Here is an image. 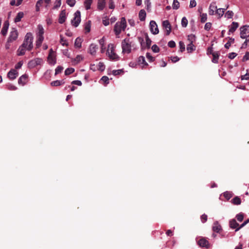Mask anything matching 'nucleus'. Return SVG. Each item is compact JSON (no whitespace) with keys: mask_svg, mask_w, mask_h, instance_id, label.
<instances>
[{"mask_svg":"<svg viewBox=\"0 0 249 249\" xmlns=\"http://www.w3.org/2000/svg\"><path fill=\"white\" fill-rule=\"evenodd\" d=\"M74 71V69L72 68H67L65 71V74L66 75H70Z\"/></svg>","mask_w":249,"mask_h":249,"instance_id":"obj_40","label":"nucleus"},{"mask_svg":"<svg viewBox=\"0 0 249 249\" xmlns=\"http://www.w3.org/2000/svg\"><path fill=\"white\" fill-rule=\"evenodd\" d=\"M123 72L122 70H114L112 71V74L114 75H117L120 74Z\"/></svg>","mask_w":249,"mask_h":249,"instance_id":"obj_58","label":"nucleus"},{"mask_svg":"<svg viewBox=\"0 0 249 249\" xmlns=\"http://www.w3.org/2000/svg\"><path fill=\"white\" fill-rule=\"evenodd\" d=\"M80 21V12L79 11H77L74 13V18H73V19L71 20V24H72L73 26L76 27L79 25Z\"/></svg>","mask_w":249,"mask_h":249,"instance_id":"obj_6","label":"nucleus"},{"mask_svg":"<svg viewBox=\"0 0 249 249\" xmlns=\"http://www.w3.org/2000/svg\"><path fill=\"white\" fill-rule=\"evenodd\" d=\"M75 0H66V3L71 7H73L75 4Z\"/></svg>","mask_w":249,"mask_h":249,"instance_id":"obj_48","label":"nucleus"},{"mask_svg":"<svg viewBox=\"0 0 249 249\" xmlns=\"http://www.w3.org/2000/svg\"><path fill=\"white\" fill-rule=\"evenodd\" d=\"M236 217L238 221H239V222H241L243 220L244 215L243 213H240L237 214Z\"/></svg>","mask_w":249,"mask_h":249,"instance_id":"obj_50","label":"nucleus"},{"mask_svg":"<svg viewBox=\"0 0 249 249\" xmlns=\"http://www.w3.org/2000/svg\"><path fill=\"white\" fill-rule=\"evenodd\" d=\"M233 13L232 11H228L225 15V17L227 18H231L233 16Z\"/></svg>","mask_w":249,"mask_h":249,"instance_id":"obj_42","label":"nucleus"},{"mask_svg":"<svg viewBox=\"0 0 249 249\" xmlns=\"http://www.w3.org/2000/svg\"><path fill=\"white\" fill-rule=\"evenodd\" d=\"M138 62L140 64H143V66H142V68L144 66H147L148 64L146 62L145 60V58L143 56H140L138 58Z\"/></svg>","mask_w":249,"mask_h":249,"instance_id":"obj_25","label":"nucleus"},{"mask_svg":"<svg viewBox=\"0 0 249 249\" xmlns=\"http://www.w3.org/2000/svg\"><path fill=\"white\" fill-rule=\"evenodd\" d=\"M162 26L166 30V35H169L171 31V26L169 21L168 20H164L162 22Z\"/></svg>","mask_w":249,"mask_h":249,"instance_id":"obj_11","label":"nucleus"},{"mask_svg":"<svg viewBox=\"0 0 249 249\" xmlns=\"http://www.w3.org/2000/svg\"><path fill=\"white\" fill-rule=\"evenodd\" d=\"M146 57L150 62H153L155 60V58L152 56L148 53H146Z\"/></svg>","mask_w":249,"mask_h":249,"instance_id":"obj_59","label":"nucleus"},{"mask_svg":"<svg viewBox=\"0 0 249 249\" xmlns=\"http://www.w3.org/2000/svg\"><path fill=\"white\" fill-rule=\"evenodd\" d=\"M187 40L189 43H193L196 41V36L193 34H191L188 36Z\"/></svg>","mask_w":249,"mask_h":249,"instance_id":"obj_29","label":"nucleus"},{"mask_svg":"<svg viewBox=\"0 0 249 249\" xmlns=\"http://www.w3.org/2000/svg\"><path fill=\"white\" fill-rule=\"evenodd\" d=\"M105 0H98V8L100 10H102L105 6Z\"/></svg>","mask_w":249,"mask_h":249,"instance_id":"obj_23","label":"nucleus"},{"mask_svg":"<svg viewBox=\"0 0 249 249\" xmlns=\"http://www.w3.org/2000/svg\"><path fill=\"white\" fill-rule=\"evenodd\" d=\"M97 46L95 44H91L89 47V52L92 55H94L97 49Z\"/></svg>","mask_w":249,"mask_h":249,"instance_id":"obj_20","label":"nucleus"},{"mask_svg":"<svg viewBox=\"0 0 249 249\" xmlns=\"http://www.w3.org/2000/svg\"><path fill=\"white\" fill-rule=\"evenodd\" d=\"M26 50H27V48L24 47V44H22L17 50V55L18 56L24 55L25 53Z\"/></svg>","mask_w":249,"mask_h":249,"instance_id":"obj_17","label":"nucleus"},{"mask_svg":"<svg viewBox=\"0 0 249 249\" xmlns=\"http://www.w3.org/2000/svg\"><path fill=\"white\" fill-rule=\"evenodd\" d=\"M101 80L103 81L105 83H108L109 78L107 76H104L102 77Z\"/></svg>","mask_w":249,"mask_h":249,"instance_id":"obj_62","label":"nucleus"},{"mask_svg":"<svg viewBox=\"0 0 249 249\" xmlns=\"http://www.w3.org/2000/svg\"><path fill=\"white\" fill-rule=\"evenodd\" d=\"M126 27V22L125 18L123 17L121 18L120 21L116 22L114 26V31L115 35L118 36L121 33L122 31H124Z\"/></svg>","mask_w":249,"mask_h":249,"instance_id":"obj_2","label":"nucleus"},{"mask_svg":"<svg viewBox=\"0 0 249 249\" xmlns=\"http://www.w3.org/2000/svg\"><path fill=\"white\" fill-rule=\"evenodd\" d=\"M222 230V229L221 225L218 223V222H215L213 226V231L214 232L220 233V231Z\"/></svg>","mask_w":249,"mask_h":249,"instance_id":"obj_18","label":"nucleus"},{"mask_svg":"<svg viewBox=\"0 0 249 249\" xmlns=\"http://www.w3.org/2000/svg\"><path fill=\"white\" fill-rule=\"evenodd\" d=\"M217 9V8L216 5V3L212 2L210 5V6L209 8V14L210 15H213L214 14V12H215V14H216Z\"/></svg>","mask_w":249,"mask_h":249,"instance_id":"obj_13","label":"nucleus"},{"mask_svg":"<svg viewBox=\"0 0 249 249\" xmlns=\"http://www.w3.org/2000/svg\"><path fill=\"white\" fill-rule=\"evenodd\" d=\"M212 27V23L211 22H207L204 26V29L206 31H209Z\"/></svg>","mask_w":249,"mask_h":249,"instance_id":"obj_52","label":"nucleus"},{"mask_svg":"<svg viewBox=\"0 0 249 249\" xmlns=\"http://www.w3.org/2000/svg\"><path fill=\"white\" fill-rule=\"evenodd\" d=\"M212 55L213 56V58L212 60L213 62L214 63H218V57H219L218 53V52H214L212 54Z\"/></svg>","mask_w":249,"mask_h":249,"instance_id":"obj_30","label":"nucleus"},{"mask_svg":"<svg viewBox=\"0 0 249 249\" xmlns=\"http://www.w3.org/2000/svg\"><path fill=\"white\" fill-rule=\"evenodd\" d=\"M37 28L38 30L37 36H43V34L44 32L43 27L41 25H38Z\"/></svg>","mask_w":249,"mask_h":249,"instance_id":"obj_36","label":"nucleus"},{"mask_svg":"<svg viewBox=\"0 0 249 249\" xmlns=\"http://www.w3.org/2000/svg\"><path fill=\"white\" fill-rule=\"evenodd\" d=\"M172 7L174 9L177 10L179 8V2L178 1V0H174Z\"/></svg>","mask_w":249,"mask_h":249,"instance_id":"obj_39","label":"nucleus"},{"mask_svg":"<svg viewBox=\"0 0 249 249\" xmlns=\"http://www.w3.org/2000/svg\"><path fill=\"white\" fill-rule=\"evenodd\" d=\"M201 19L200 21L202 23H204L207 19V16L206 13H203L200 15Z\"/></svg>","mask_w":249,"mask_h":249,"instance_id":"obj_43","label":"nucleus"},{"mask_svg":"<svg viewBox=\"0 0 249 249\" xmlns=\"http://www.w3.org/2000/svg\"><path fill=\"white\" fill-rule=\"evenodd\" d=\"M240 37L243 39L246 38L247 34L249 33V25H244L240 27Z\"/></svg>","mask_w":249,"mask_h":249,"instance_id":"obj_7","label":"nucleus"},{"mask_svg":"<svg viewBox=\"0 0 249 249\" xmlns=\"http://www.w3.org/2000/svg\"><path fill=\"white\" fill-rule=\"evenodd\" d=\"M61 4V0H56L53 9H56L60 6Z\"/></svg>","mask_w":249,"mask_h":249,"instance_id":"obj_51","label":"nucleus"},{"mask_svg":"<svg viewBox=\"0 0 249 249\" xmlns=\"http://www.w3.org/2000/svg\"><path fill=\"white\" fill-rule=\"evenodd\" d=\"M66 10H63L61 11L59 14V17L58 19V22L60 24H63L66 20Z\"/></svg>","mask_w":249,"mask_h":249,"instance_id":"obj_15","label":"nucleus"},{"mask_svg":"<svg viewBox=\"0 0 249 249\" xmlns=\"http://www.w3.org/2000/svg\"><path fill=\"white\" fill-rule=\"evenodd\" d=\"M234 41V39L231 37H229L228 41L225 44V47L226 49H229L231 46V43H233Z\"/></svg>","mask_w":249,"mask_h":249,"instance_id":"obj_34","label":"nucleus"},{"mask_svg":"<svg viewBox=\"0 0 249 249\" xmlns=\"http://www.w3.org/2000/svg\"><path fill=\"white\" fill-rule=\"evenodd\" d=\"M33 36L32 34L28 33L26 34L22 44H24V47L27 48V50L31 51L33 48Z\"/></svg>","mask_w":249,"mask_h":249,"instance_id":"obj_3","label":"nucleus"},{"mask_svg":"<svg viewBox=\"0 0 249 249\" xmlns=\"http://www.w3.org/2000/svg\"><path fill=\"white\" fill-rule=\"evenodd\" d=\"M82 44V39L79 37H77L74 42V45L77 48H81Z\"/></svg>","mask_w":249,"mask_h":249,"instance_id":"obj_31","label":"nucleus"},{"mask_svg":"<svg viewBox=\"0 0 249 249\" xmlns=\"http://www.w3.org/2000/svg\"><path fill=\"white\" fill-rule=\"evenodd\" d=\"M145 40H146V47L147 48H149L150 47V46L151 45V40L148 37V35L146 34L145 35Z\"/></svg>","mask_w":249,"mask_h":249,"instance_id":"obj_37","label":"nucleus"},{"mask_svg":"<svg viewBox=\"0 0 249 249\" xmlns=\"http://www.w3.org/2000/svg\"><path fill=\"white\" fill-rule=\"evenodd\" d=\"M230 226L232 229H235L239 226V224L233 219L230 221Z\"/></svg>","mask_w":249,"mask_h":249,"instance_id":"obj_26","label":"nucleus"},{"mask_svg":"<svg viewBox=\"0 0 249 249\" xmlns=\"http://www.w3.org/2000/svg\"><path fill=\"white\" fill-rule=\"evenodd\" d=\"M188 24V20L186 17H183L181 19V25L183 27H186Z\"/></svg>","mask_w":249,"mask_h":249,"instance_id":"obj_44","label":"nucleus"},{"mask_svg":"<svg viewBox=\"0 0 249 249\" xmlns=\"http://www.w3.org/2000/svg\"><path fill=\"white\" fill-rule=\"evenodd\" d=\"M150 27L151 32L154 35H157L159 33V31L158 28V26L156 22L154 20H152L150 22Z\"/></svg>","mask_w":249,"mask_h":249,"instance_id":"obj_9","label":"nucleus"},{"mask_svg":"<svg viewBox=\"0 0 249 249\" xmlns=\"http://www.w3.org/2000/svg\"><path fill=\"white\" fill-rule=\"evenodd\" d=\"M249 222V219H248L247 220H246V221H245L239 227H238V228H237L235 230V231H238L239 229H240L241 228H243V227H244L247 223H248Z\"/></svg>","mask_w":249,"mask_h":249,"instance_id":"obj_54","label":"nucleus"},{"mask_svg":"<svg viewBox=\"0 0 249 249\" xmlns=\"http://www.w3.org/2000/svg\"><path fill=\"white\" fill-rule=\"evenodd\" d=\"M105 66L103 63L100 62L98 65V70L103 71L105 70Z\"/></svg>","mask_w":249,"mask_h":249,"instance_id":"obj_46","label":"nucleus"},{"mask_svg":"<svg viewBox=\"0 0 249 249\" xmlns=\"http://www.w3.org/2000/svg\"><path fill=\"white\" fill-rule=\"evenodd\" d=\"M63 70V68L62 66H59L55 69V74L56 75L62 72Z\"/></svg>","mask_w":249,"mask_h":249,"instance_id":"obj_47","label":"nucleus"},{"mask_svg":"<svg viewBox=\"0 0 249 249\" xmlns=\"http://www.w3.org/2000/svg\"><path fill=\"white\" fill-rule=\"evenodd\" d=\"M44 37L43 36H37V38L36 41V46L37 48H39L40 47L42 41H43Z\"/></svg>","mask_w":249,"mask_h":249,"instance_id":"obj_27","label":"nucleus"},{"mask_svg":"<svg viewBox=\"0 0 249 249\" xmlns=\"http://www.w3.org/2000/svg\"><path fill=\"white\" fill-rule=\"evenodd\" d=\"M24 13L22 12H20L18 13L17 16L15 18L14 21L17 23L19 22L21 19L23 17Z\"/></svg>","mask_w":249,"mask_h":249,"instance_id":"obj_24","label":"nucleus"},{"mask_svg":"<svg viewBox=\"0 0 249 249\" xmlns=\"http://www.w3.org/2000/svg\"><path fill=\"white\" fill-rule=\"evenodd\" d=\"M92 2V0H86L84 2L85 8L89 10L90 8L91 4Z\"/></svg>","mask_w":249,"mask_h":249,"instance_id":"obj_32","label":"nucleus"},{"mask_svg":"<svg viewBox=\"0 0 249 249\" xmlns=\"http://www.w3.org/2000/svg\"><path fill=\"white\" fill-rule=\"evenodd\" d=\"M239 26V24L236 22H232L231 26L229 30L228 34L230 35L231 33H233L237 29Z\"/></svg>","mask_w":249,"mask_h":249,"instance_id":"obj_19","label":"nucleus"},{"mask_svg":"<svg viewBox=\"0 0 249 249\" xmlns=\"http://www.w3.org/2000/svg\"><path fill=\"white\" fill-rule=\"evenodd\" d=\"M85 29L87 33H89L90 32V21H89L88 22L85 24Z\"/></svg>","mask_w":249,"mask_h":249,"instance_id":"obj_49","label":"nucleus"},{"mask_svg":"<svg viewBox=\"0 0 249 249\" xmlns=\"http://www.w3.org/2000/svg\"><path fill=\"white\" fill-rule=\"evenodd\" d=\"M18 72L16 70L12 69L8 72L7 76L9 79L14 80L18 76Z\"/></svg>","mask_w":249,"mask_h":249,"instance_id":"obj_12","label":"nucleus"},{"mask_svg":"<svg viewBox=\"0 0 249 249\" xmlns=\"http://www.w3.org/2000/svg\"><path fill=\"white\" fill-rule=\"evenodd\" d=\"M18 36V31L15 29H13V30L10 32L9 36L8 38L9 42H12L16 40Z\"/></svg>","mask_w":249,"mask_h":249,"instance_id":"obj_8","label":"nucleus"},{"mask_svg":"<svg viewBox=\"0 0 249 249\" xmlns=\"http://www.w3.org/2000/svg\"><path fill=\"white\" fill-rule=\"evenodd\" d=\"M27 79H28V75L27 74H24L22 75L19 78V79L18 80V84L24 86L27 83Z\"/></svg>","mask_w":249,"mask_h":249,"instance_id":"obj_16","label":"nucleus"},{"mask_svg":"<svg viewBox=\"0 0 249 249\" xmlns=\"http://www.w3.org/2000/svg\"><path fill=\"white\" fill-rule=\"evenodd\" d=\"M198 245L201 248H205L208 249L211 247L209 242L207 239L203 237H201L197 241Z\"/></svg>","mask_w":249,"mask_h":249,"instance_id":"obj_4","label":"nucleus"},{"mask_svg":"<svg viewBox=\"0 0 249 249\" xmlns=\"http://www.w3.org/2000/svg\"><path fill=\"white\" fill-rule=\"evenodd\" d=\"M196 49V46L193 44V43H189L187 45L186 50L188 53H192L194 51H195Z\"/></svg>","mask_w":249,"mask_h":249,"instance_id":"obj_21","label":"nucleus"},{"mask_svg":"<svg viewBox=\"0 0 249 249\" xmlns=\"http://www.w3.org/2000/svg\"><path fill=\"white\" fill-rule=\"evenodd\" d=\"M196 2L195 0H191L190 2V7L193 8L196 7Z\"/></svg>","mask_w":249,"mask_h":249,"instance_id":"obj_61","label":"nucleus"},{"mask_svg":"<svg viewBox=\"0 0 249 249\" xmlns=\"http://www.w3.org/2000/svg\"><path fill=\"white\" fill-rule=\"evenodd\" d=\"M48 59L50 63L54 64L55 63L54 52L53 50L52 49H51L49 51V54L48 57Z\"/></svg>","mask_w":249,"mask_h":249,"instance_id":"obj_14","label":"nucleus"},{"mask_svg":"<svg viewBox=\"0 0 249 249\" xmlns=\"http://www.w3.org/2000/svg\"><path fill=\"white\" fill-rule=\"evenodd\" d=\"M232 193L230 192H228V191H226L223 194V196L227 199V200H229L232 196Z\"/></svg>","mask_w":249,"mask_h":249,"instance_id":"obj_38","label":"nucleus"},{"mask_svg":"<svg viewBox=\"0 0 249 249\" xmlns=\"http://www.w3.org/2000/svg\"><path fill=\"white\" fill-rule=\"evenodd\" d=\"M152 50L155 53H158L160 51V49L157 45H153L152 47Z\"/></svg>","mask_w":249,"mask_h":249,"instance_id":"obj_57","label":"nucleus"},{"mask_svg":"<svg viewBox=\"0 0 249 249\" xmlns=\"http://www.w3.org/2000/svg\"><path fill=\"white\" fill-rule=\"evenodd\" d=\"M64 82H63L62 81H59V80H56L53 81L51 83V85L52 86H60L63 84H64Z\"/></svg>","mask_w":249,"mask_h":249,"instance_id":"obj_35","label":"nucleus"},{"mask_svg":"<svg viewBox=\"0 0 249 249\" xmlns=\"http://www.w3.org/2000/svg\"><path fill=\"white\" fill-rule=\"evenodd\" d=\"M225 10L226 9L225 8L217 9L216 14H217L219 16V18H220L224 15Z\"/></svg>","mask_w":249,"mask_h":249,"instance_id":"obj_33","label":"nucleus"},{"mask_svg":"<svg viewBox=\"0 0 249 249\" xmlns=\"http://www.w3.org/2000/svg\"><path fill=\"white\" fill-rule=\"evenodd\" d=\"M60 43L63 46H68V43L67 42V40L61 35L60 36Z\"/></svg>","mask_w":249,"mask_h":249,"instance_id":"obj_45","label":"nucleus"},{"mask_svg":"<svg viewBox=\"0 0 249 249\" xmlns=\"http://www.w3.org/2000/svg\"><path fill=\"white\" fill-rule=\"evenodd\" d=\"M146 15V12L143 9L141 10L139 14V17L140 20L141 21L145 20Z\"/></svg>","mask_w":249,"mask_h":249,"instance_id":"obj_22","label":"nucleus"},{"mask_svg":"<svg viewBox=\"0 0 249 249\" xmlns=\"http://www.w3.org/2000/svg\"><path fill=\"white\" fill-rule=\"evenodd\" d=\"M7 87L8 89L10 90H15L17 89V88L16 86H15L12 84L7 85Z\"/></svg>","mask_w":249,"mask_h":249,"instance_id":"obj_53","label":"nucleus"},{"mask_svg":"<svg viewBox=\"0 0 249 249\" xmlns=\"http://www.w3.org/2000/svg\"><path fill=\"white\" fill-rule=\"evenodd\" d=\"M43 60L41 58H36L30 60L28 64V67L30 69H33L38 65H40L42 63Z\"/></svg>","mask_w":249,"mask_h":249,"instance_id":"obj_5","label":"nucleus"},{"mask_svg":"<svg viewBox=\"0 0 249 249\" xmlns=\"http://www.w3.org/2000/svg\"><path fill=\"white\" fill-rule=\"evenodd\" d=\"M8 29V28L7 27H6V26H5V27L3 26V27L1 29V33L2 34V35L3 36H6V35L7 34V33Z\"/></svg>","mask_w":249,"mask_h":249,"instance_id":"obj_56","label":"nucleus"},{"mask_svg":"<svg viewBox=\"0 0 249 249\" xmlns=\"http://www.w3.org/2000/svg\"><path fill=\"white\" fill-rule=\"evenodd\" d=\"M231 202L234 205H240L241 203V200L238 196H235L231 200Z\"/></svg>","mask_w":249,"mask_h":249,"instance_id":"obj_28","label":"nucleus"},{"mask_svg":"<svg viewBox=\"0 0 249 249\" xmlns=\"http://www.w3.org/2000/svg\"><path fill=\"white\" fill-rule=\"evenodd\" d=\"M179 51L183 52L185 50V46L183 42L180 41L179 42Z\"/></svg>","mask_w":249,"mask_h":249,"instance_id":"obj_41","label":"nucleus"},{"mask_svg":"<svg viewBox=\"0 0 249 249\" xmlns=\"http://www.w3.org/2000/svg\"><path fill=\"white\" fill-rule=\"evenodd\" d=\"M247 60H249V52H247L245 54V55L243 56L242 59V61L245 62Z\"/></svg>","mask_w":249,"mask_h":249,"instance_id":"obj_55","label":"nucleus"},{"mask_svg":"<svg viewBox=\"0 0 249 249\" xmlns=\"http://www.w3.org/2000/svg\"><path fill=\"white\" fill-rule=\"evenodd\" d=\"M201 220L202 223H205L207 220V215L205 214H203L201 216Z\"/></svg>","mask_w":249,"mask_h":249,"instance_id":"obj_60","label":"nucleus"},{"mask_svg":"<svg viewBox=\"0 0 249 249\" xmlns=\"http://www.w3.org/2000/svg\"><path fill=\"white\" fill-rule=\"evenodd\" d=\"M237 55V54L235 53H231L229 54V58L232 59L235 57V56Z\"/></svg>","mask_w":249,"mask_h":249,"instance_id":"obj_64","label":"nucleus"},{"mask_svg":"<svg viewBox=\"0 0 249 249\" xmlns=\"http://www.w3.org/2000/svg\"><path fill=\"white\" fill-rule=\"evenodd\" d=\"M134 43L129 38H125L122 42V52L129 53L131 52V48L134 46Z\"/></svg>","mask_w":249,"mask_h":249,"instance_id":"obj_1","label":"nucleus"},{"mask_svg":"<svg viewBox=\"0 0 249 249\" xmlns=\"http://www.w3.org/2000/svg\"><path fill=\"white\" fill-rule=\"evenodd\" d=\"M168 45L170 48H174L176 47V43L174 41H170L168 43Z\"/></svg>","mask_w":249,"mask_h":249,"instance_id":"obj_63","label":"nucleus"},{"mask_svg":"<svg viewBox=\"0 0 249 249\" xmlns=\"http://www.w3.org/2000/svg\"><path fill=\"white\" fill-rule=\"evenodd\" d=\"M108 47L109 48H110V52L109 53L108 52L110 59L112 60H117L118 58V56L114 52L113 44H109L108 45ZM107 51H108V50Z\"/></svg>","mask_w":249,"mask_h":249,"instance_id":"obj_10","label":"nucleus"}]
</instances>
